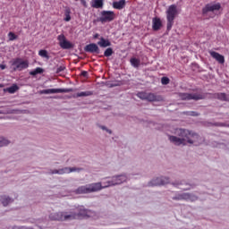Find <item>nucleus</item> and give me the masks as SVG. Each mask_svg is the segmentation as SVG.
Here are the masks:
<instances>
[{"label":"nucleus","mask_w":229,"mask_h":229,"mask_svg":"<svg viewBox=\"0 0 229 229\" xmlns=\"http://www.w3.org/2000/svg\"><path fill=\"white\" fill-rule=\"evenodd\" d=\"M174 135H168V140L174 146H187V144H201V138L199 135L196 134L186 129H175Z\"/></svg>","instance_id":"nucleus-1"},{"label":"nucleus","mask_w":229,"mask_h":229,"mask_svg":"<svg viewBox=\"0 0 229 229\" xmlns=\"http://www.w3.org/2000/svg\"><path fill=\"white\" fill-rule=\"evenodd\" d=\"M78 213L75 211H59L55 213H51L49 215V219L51 221H72L76 219L78 216H83L90 217L92 216V211L86 209L83 206H81L77 208Z\"/></svg>","instance_id":"nucleus-2"},{"label":"nucleus","mask_w":229,"mask_h":229,"mask_svg":"<svg viewBox=\"0 0 229 229\" xmlns=\"http://www.w3.org/2000/svg\"><path fill=\"white\" fill-rule=\"evenodd\" d=\"M176 15H178V8L176 4H172L166 10V30L167 31H171L174 24V19H176Z\"/></svg>","instance_id":"nucleus-3"},{"label":"nucleus","mask_w":229,"mask_h":229,"mask_svg":"<svg viewBox=\"0 0 229 229\" xmlns=\"http://www.w3.org/2000/svg\"><path fill=\"white\" fill-rule=\"evenodd\" d=\"M126 182H128L127 174H116L111 177V180L107 181L106 187H115V185H123V183H126Z\"/></svg>","instance_id":"nucleus-4"},{"label":"nucleus","mask_w":229,"mask_h":229,"mask_svg":"<svg viewBox=\"0 0 229 229\" xmlns=\"http://www.w3.org/2000/svg\"><path fill=\"white\" fill-rule=\"evenodd\" d=\"M138 98L140 99H142L143 101H164V98L160 95H156L154 93H148V92H140L137 94Z\"/></svg>","instance_id":"nucleus-5"},{"label":"nucleus","mask_w":229,"mask_h":229,"mask_svg":"<svg viewBox=\"0 0 229 229\" xmlns=\"http://www.w3.org/2000/svg\"><path fill=\"white\" fill-rule=\"evenodd\" d=\"M175 201H196L198 200V196L192 193H177L175 196L172 198Z\"/></svg>","instance_id":"nucleus-6"},{"label":"nucleus","mask_w":229,"mask_h":229,"mask_svg":"<svg viewBox=\"0 0 229 229\" xmlns=\"http://www.w3.org/2000/svg\"><path fill=\"white\" fill-rule=\"evenodd\" d=\"M12 66L13 71H24V69L30 67V63L21 58H16L13 61Z\"/></svg>","instance_id":"nucleus-7"},{"label":"nucleus","mask_w":229,"mask_h":229,"mask_svg":"<svg viewBox=\"0 0 229 229\" xmlns=\"http://www.w3.org/2000/svg\"><path fill=\"white\" fill-rule=\"evenodd\" d=\"M179 98L182 101H199V99H204L205 97L199 93H179Z\"/></svg>","instance_id":"nucleus-8"},{"label":"nucleus","mask_w":229,"mask_h":229,"mask_svg":"<svg viewBox=\"0 0 229 229\" xmlns=\"http://www.w3.org/2000/svg\"><path fill=\"white\" fill-rule=\"evenodd\" d=\"M80 171H83V168L78 167H64L58 170H50L49 174H69L71 173H80Z\"/></svg>","instance_id":"nucleus-9"},{"label":"nucleus","mask_w":229,"mask_h":229,"mask_svg":"<svg viewBox=\"0 0 229 229\" xmlns=\"http://www.w3.org/2000/svg\"><path fill=\"white\" fill-rule=\"evenodd\" d=\"M115 20V13L113 11H102L98 18L99 22L105 24V22H112Z\"/></svg>","instance_id":"nucleus-10"},{"label":"nucleus","mask_w":229,"mask_h":229,"mask_svg":"<svg viewBox=\"0 0 229 229\" xmlns=\"http://www.w3.org/2000/svg\"><path fill=\"white\" fill-rule=\"evenodd\" d=\"M72 92V89H48L39 91V94H65Z\"/></svg>","instance_id":"nucleus-11"},{"label":"nucleus","mask_w":229,"mask_h":229,"mask_svg":"<svg viewBox=\"0 0 229 229\" xmlns=\"http://www.w3.org/2000/svg\"><path fill=\"white\" fill-rule=\"evenodd\" d=\"M57 40L62 49H72L73 47L72 43H71V41H68L67 38H65V36L64 34L59 35L57 37Z\"/></svg>","instance_id":"nucleus-12"},{"label":"nucleus","mask_w":229,"mask_h":229,"mask_svg":"<svg viewBox=\"0 0 229 229\" xmlns=\"http://www.w3.org/2000/svg\"><path fill=\"white\" fill-rule=\"evenodd\" d=\"M221 10V4H207L203 9H202V13L203 15H208L210 12H219Z\"/></svg>","instance_id":"nucleus-13"},{"label":"nucleus","mask_w":229,"mask_h":229,"mask_svg":"<svg viewBox=\"0 0 229 229\" xmlns=\"http://www.w3.org/2000/svg\"><path fill=\"white\" fill-rule=\"evenodd\" d=\"M89 189V194L92 192H99V191H103V189H108V186L103 185L101 182H93L88 184Z\"/></svg>","instance_id":"nucleus-14"},{"label":"nucleus","mask_w":229,"mask_h":229,"mask_svg":"<svg viewBox=\"0 0 229 229\" xmlns=\"http://www.w3.org/2000/svg\"><path fill=\"white\" fill-rule=\"evenodd\" d=\"M86 53H92L93 55H99V47L96 43H90L84 47Z\"/></svg>","instance_id":"nucleus-15"},{"label":"nucleus","mask_w":229,"mask_h":229,"mask_svg":"<svg viewBox=\"0 0 229 229\" xmlns=\"http://www.w3.org/2000/svg\"><path fill=\"white\" fill-rule=\"evenodd\" d=\"M209 55L212 56V58H215L218 64H225V56L221 54L214 51H210Z\"/></svg>","instance_id":"nucleus-16"},{"label":"nucleus","mask_w":229,"mask_h":229,"mask_svg":"<svg viewBox=\"0 0 229 229\" xmlns=\"http://www.w3.org/2000/svg\"><path fill=\"white\" fill-rule=\"evenodd\" d=\"M0 201L4 207H8L11 203H13V199L10 198L8 195L0 196Z\"/></svg>","instance_id":"nucleus-17"},{"label":"nucleus","mask_w":229,"mask_h":229,"mask_svg":"<svg viewBox=\"0 0 229 229\" xmlns=\"http://www.w3.org/2000/svg\"><path fill=\"white\" fill-rule=\"evenodd\" d=\"M160 28H162V21L160 20V18H153L152 20V30L154 31H158V30H160Z\"/></svg>","instance_id":"nucleus-18"},{"label":"nucleus","mask_w":229,"mask_h":229,"mask_svg":"<svg viewBox=\"0 0 229 229\" xmlns=\"http://www.w3.org/2000/svg\"><path fill=\"white\" fill-rule=\"evenodd\" d=\"M75 194H90L89 184L81 186L74 191Z\"/></svg>","instance_id":"nucleus-19"},{"label":"nucleus","mask_w":229,"mask_h":229,"mask_svg":"<svg viewBox=\"0 0 229 229\" xmlns=\"http://www.w3.org/2000/svg\"><path fill=\"white\" fill-rule=\"evenodd\" d=\"M126 6V0H119L118 2L113 3V8L115 10H123Z\"/></svg>","instance_id":"nucleus-20"},{"label":"nucleus","mask_w":229,"mask_h":229,"mask_svg":"<svg viewBox=\"0 0 229 229\" xmlns=\"http://www.w3.org/2000/svg\"><path fill=\"white\" fill-rule=\"evenodd\" d=\"M98 46H99V47H110L112 43L110 40L106 39L105 38H100V40L98 42Z\"/></svg>","instance_id":"nucleus-21"},{"label":"nucleus","mask_w":229,"mask_h":229,"mask_svg":"<svg viewBox=\"0 0 229 229\" xmlns=\"http://www.w3.org/2000/svg\"><path fill=\"white\" fill-rule=\"evenodd\" d=\"M159 185H162L160 182V177H154L148 182V187H158Z\"/></svg>","instance_id":"nucleus-22"},{"label":"nucleus","mask_w":229,"mask_h":229,"mask_svg":"<svg viewBox=\"0 0 229 229\" xmlns=\"http://www.w3.org/2000/svg\"><path fill=\"white\" fill-rule=\"evenodd\" d=\"M130 64L132 67H134V69H139V67H140V59L137 57H131L130 59Z\"/></svg>","instance_id":"nucleus-23"},{"label":"nucleus","mask_w":229,"mask_h":229,"mask_svg":"<svg viewBox=\"0 0 229 229\" xmlns=\"http://www.w3.org/2000/svg\"><path fill=\"white\" fill-rule=\"evenodd\" d=\"M216 99H219V101H227L229 102V95L226 93H216L215 94Z\"/></svg>","instance_id":"nucleus-24"},{"label":"nucleus","mask_w":229,"mask_h":229,"mask_svg":"<svg viewBox=\"0 0 229 229\" xmlns=\"http://www.w3.org/2000/svg\"><path fill=\"white\" fill-rule=\"evenodd\" d=\"M92 91H81L73 96V98H88L89 96H92Z\"/></svg>","instance_id":"nucleus-25"},{"label":"nucleus","mask_w":229,"mask_h":229,"mask_svg":"<svg viewBox=\"0 0 229 229\" xmlns=\"http://www.w3.org/2000/svg\"><path fill=\"white\" fill-rule=\"evenodd\" d=\"M91 6L92 8H103V0H93Z\"/></svg>","instance_id":"nucleus-26"},{"label":"nucleus","mask_w":229,"mask_h":229,"mask_svg":"<svg viewBox=\"0 0 229 229\" xmlns=\"http://www.w3.org/2000/svg\"><path fill=\"white\" fill-rule=\"evenodd\" d=\"M10 144V140L0 137V148H4V146H8Z\"/></svg>","instance_id":"nucleus-27"},{"label":"nucleus","mask_w":229,"mask_h":229,"mask_svg":"<svg viewBox=\"0 0 229 229\" xmlns=\"http://www.w3.org/2000/svg\"><path fill=\"white\" fill-rule=\"evenodd\" d=\"M44 72V69L38 67L34 71L30 72V76H37V74H42Z\"/></svg>","instance_id":"nucleus-28"},{"label":"nucleus","mask_w":229,"mask_h":229,"mask_svg":"<svg viewBox=\"0 0 229 229\" xmlns=\"http://www.w3.org/2000/svg\"><path fill=\"white\" fill-rule=\"evenodd\" d=\"M64 21L65 22H69L71 21V9L66 8L64 11Z\"/></svg>","instance_id":"nucleus-29"},{"label":"nucleus","mask_w":229,"mask_h":229,"mask_svg":"<svg viewBox=\"0 0 229 229\" xmlns=\"http://www.w3.org/2000/svg\"><path fill=\"white\" fill-rule=\"evenodd\" d=\"M17 90H19V87L17 85H13L7 89V91L9 92V94H15Z\"/></svg>","instance_id":"nucleus-30"},{"label":"nucleus","mask_w":229,"mask_h":229,"mask_svg":"<svg viewBox=\"0 0 229 229\" xmlns=\"http://www.w3.org/2000/svg\"><path fill=\"white\" fill-rule=\"evenodd\" d=\"M38 55L42 58H47V60H49V55H47V50H39Z\"/></svg>","instance_id":"nucleus-31"},{"label":"nucleus","mask_w":229,"mask_h":229,"mask_svg":"<svg viewBox=\"0 0 229 229\" xmlns=\"http://www.w3.org/2000/svg\"><path fill=\"white\" fill-rule=\"evenodd\" d=\"M112 55H114V49H112V47H108L107 49H106V51L104 52V56H106L107 58L109 56H112Z\"/></svg>","instance_id":"nucleus-32"},{"label":"nucleus","mask_w":229,"mask_h":229,"mask_svg":"<svg viewBox=\"0 0 229 229\" xmlns=\"http://www.w3.org/2000/svg\"><path fill=\"white\" fill-rule=\"evenodd\" d=\"M159 180H160L161 185H166V183H169V177L160 176Z\"/></svg>","instance_id":"nucleus-33"},{"label":"nucleus","mask_w":229,"mask_h":229,"mask_svg":"<svg viewBox=\"0 0 229 229\" xmlns=\"http://www.w3.org/2000/svg\"><path fill=\"white\" fill-rule=\"evenodd\" d=\"M100 130H103L104 131H106V133H109V135H112V130L108 129L105 125H99Z\"/></svg>","instance_id":"nucleus-34"},{"label":"nucleus","mask_w":229,"mask_h":229,"mask_svg":"<svg viewBox=\"0 0 229 229\" xmlns=\"http://www.w3.org/2000/svg\"><path fill=\"white\" fill-rule=\"evenodd\" d=\"M8 38L11 41L16 40L17 35H15L13 32H9L8 33Z\"/></svg>","instance_id":"nucleus-35"},{"label":"nucleus","mask_w":229,"mask_h":229,"mask_svg":"<svg viewBox=\"0 0 229 229\" xmlns=\"http://www.w3.org/2000/svg\"><path fill=\"white\" fill-rule=\"evenodd\" d=\"M65 71V66L60 65L55 69L56 74H60V72H64Z\"/></svg>","instance_id":"nucleus-36"},{"label":"nucleus","mask_w":229,"mask_h":229,"mask_svg":"<svg viewBox=\"0 0 229 229\" xmlns=\"http://www.w3.org/2000/svg\"><path fill=\"white\" fill-rule=\"evenodd\" d=\"M161 83H162V85H169V78L162 77Z\"/></svg>","instance_id":"nucleus-37"},{"label":"nucleus","mask_w":229,"mask_h":229,"mask_svg":"<svg viewBox=\"0 0 229 229\" xmlns=\"http://www.w3.org/2000/svg\"><path fill=\"white\" fill-rule=\"evenodd\" d=\"M188 115H192L193 117H196V116H198L199 114H198V113H196V112H194V111H190V112H188Z\"/></svg>","instance_id":"nucleus-38"},{"label":"nucleus","mask_w":229,"mask_h":229,"mask_svg":"<svg viewBox=\"0 0 229 229\" xmlns=\"http://www.w3.org/2000/svg\"><path fill=\"white\" fill-rule=\"evenodd\" d=\"M81 76H83L84 78H87V76H89V72H81Z\"/></svg>","instance_id":"nucleus-39"},{"label":"nucleus","mask_w":229,"mask_h":229,"mask_svg":"<svg viewBox=\"0 0 229 229\" xmlns=\"http://www.w3.org/2000/svg\"><path fill=\"white\" fill-rule=\"evenodd\" d=\"M0 69H1L2 71H4V69H6V65H4V64H0Z\"/></svg>","instance_id":"nucleus-40"},{"label":"nucleus","mask_w":229,"mask_h":229,"mask_svg":"<svg viewBox=\"0 0 229 229\" xmlns=\"http://www.w3.org/2000/svg\"><path fill=\"white\" fill-rule=\"evenodd\" d=\"M81 4L87 8V2L85 0H81Z\"/></svg>","instance_id":"nucleus-41"},{"label":"nucleus","mask_w":229,"mask_h":229,"mask_svg":"<svg viewBox=\"0 0 229 229\" xmlns=\"http://www.w3.org/2000/svg\"><path fill=\"white\" fill-rule=\"evenodd\" d=\"M192 187H194L193 185H191V186H189V187H187V188H184L183 190L184 191H191V189H192Z\"/></svg>","instance_id":"nucleus-42"},{"label":"nucleus","mask_w":229,"mask_h":229,"mask_svg":"<svg viewBox=\"0 0 229 229\" xmlns=\"http://www.w3.org/2000/svg\"><path fill=\"white\" fill-rule=\"evenodd\" d=\"M98 37H99V34H95L94 35V38H98Z\"/></svg>","instance_id":"nucleus-43"},{"label":"nucleus","mask_w":229,"mask_h":229,"mask_svg":"<svg viewBox=\"0 0 229 229\" xmlns=\"http://www.w3.org/2000/svg\"><path fill=\"white\" fill-rule=\"evenodd\" d=\"M103 185H108V181L107 182H104Z\"/></svg>","instance_id":"nucleus-44"},{"label":"nucleus","mask_w":229,"mask_h":229,"mask_svg":"<svg viewBox=\"0 0 229 229\" xmlns=\"http://www.w3.org/2000/svg\"><path fill=\"white\" fill-rule=\"evenodd\" d=\"M0 89H3V84H0Z\"/></svg>","instance_id":"nucleus-45"},{"label":"nucleus","mask_w":229,"mask_h":229,"mask_svg":"<svg viewBox=\"0 0 229 229\" xmlns=\"http://www.w3.org/2000/svg\"><path fill=\"white\" fill-rule=\"evenodd\" d=\"M13 229H17V226L12 227Z\"/></svg>","instance_id":"nucleus-46"},{"label":"nucleus","mask_w":229,"mask_h":229,"mask_svg":"<svg viewBox=\"0 0 229 229\" xmlns=\"http://www.w3.org/2000/svg\"><path fill=\"white\" fill-rule=\"evenodd\" d=\"M75 1H78V0H75Z\"/></svg>","instance_id":"nucleus-47"},{"label":"nucleus","mask_w":229,"mask_h":229,"mask_svg":"<svg viewBox=\"0 0 229 229\" xmlns=\"http://www.w3.org/2000/svg\"><path fill=\"white\" fill-rule=\"evenodd\" d=\"M228 127H229V124H228Z\"/></svg>","instance_id":"nucleus-48"}]
</instances>
